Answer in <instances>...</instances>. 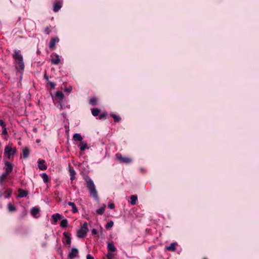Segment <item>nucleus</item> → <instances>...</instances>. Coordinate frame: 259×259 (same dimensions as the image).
<instances>
[{
    "instance_id": "f257e3e1",
    "label": "nucleus",
    "mask_w": 259,
    "mask_h": 259,
    "mask_svg": "<svg viewBox=\"0 0 259 259\" xmlns=\"http://www.w3.org/2000/svg\"><path fill=\"white\" fill-rule=\"evenodd\" d=\"M13 57L15 59L16 70L20 73H22L24 69V62L23 56L21 51L18 50H15L13 55Z\"/></svg>"
},
{
    "instance_id": "f03ea898",
    "label": "nucleus",
    "mask_w": 259,
    "mask_h": 259,
    "mask_svg": "<svg viewBox=\"0 0 259 259\" xmlns=\"http://www.w3.org/2000/svg\"><path fill=\"white\" fill-rule=\"evenodd\" d=\"M85 181L91 197L96 201H99V197L93 181L89 177H87Z\"/></svg>"
},
{
    "instance_id": "7ed1b4c3",
    "label": "nucleus",
    "mask_w": 259,
    "mask_h": 259,
    "mask_svg": "<svg viewBox=\"0 0 259 259\" xmlns=\"http://www.w3.org/2000/svg\"><path fill=\"white\" fill-rule=\"evenodd\" d=\"M88 223L84 222L77 232V236L78 238H84L88 231Z\"/></svg>"
},
{
    "instance_id": "20e7f679",
    "label": "nucleus",
    "mask_w": 259,
    "mask_h": 259,
    "mask_svg": "<svg viewBox=\"0 0 259 259\" xmlns=\"http://www.w3.org/2000/svg\"><path fill=\"white\" fill-rule=\"evenodd\" d=\"M16 153V148H12L9 146H6L4 149V154L6 155L8 159H10L11 156H14Z\"/></svg>"
},
{
    "instance_id": "39448f33",
    "label": "nucleus",
    "mask_w": 259,
    "mask_h": 259,
    "mask_svg": "<svg viewBox=\"0 0 259 259\" xmlns=\"http://www.w3.org/2000/svg\"><path fill=\"white\" fill-rule=\"evenodd\" d=\"M4 165L5 172L9 173V174L11 173L13 169V164L10 162L5 160Z\"/></svg>"
},
{
    "instance_id": "423d86ee",
    "label": "nucleus",
    "mask_w": 259,
    "mask_h": 259,
    "mask_svg": "<svg viewBox=\"0 0 259 259\" xmlns=\"http://www.w3.org/2000/svg\"><path fill=\"white\" fill-rule=\"evenodd\" d=\"M116 158L119 161L120 163H128L130 162V158L123 157L119 153H117L116 154Z\"/></svg>"
},
{
    "instance_id": "0eeeda50",
    "label": "nucleus",
    "mask_w": 259,
    "mask_h": 259,
    "mask_svg": "<svg viewBox=\"0 0 259 259\" xmlns=\"http://www.w3.org/2000/svg\"><path fill=\"white\" fill-rule=\"evenodd\" d=\"M68 257L70 259H73L75 257H78V249L76 248H72L71 251L68 254Z\"/></svg>"
},
{
    "instance_id": "6e6552de",
    "label": "nucleus",
    "mask_w": 259,
    "mask_h": 259,
    "mask_svg": "<svg viewBox=\"0 0 259 259\" xmlns=\"http://www.w3.org/2000/svg\"><path fill=\"white\" fill-rule=\"evenodd\" d=\"M59 41V39L58 37L52 38L50 41L49 48L51 49H54L56 43H58Z\"/></svg>"
},
{
    "instance_id": "1a4fd4ad",
    "label": "nucleus",
    "mask_w": 259,
    "mask_h": 259,
    "mask_svg": "<svg viewBox=\"0 0 259 259\" xmlns=\"http://www.w3.org/2000/svg\"><path fill=\"white\" fill-rule=\"evenodd\" d=\"M45 161L44 160H38V166L39 169L41 170H45L47 168V166L45 164Z\"/></svg>"
},
{
    "instance_id": "9d476101",
    "label": "nucleus",
    "mask_w": 259,
    "mask_h": 259,
    "mask_svg": "<svg viewBox=\"0 0 259 259\" xmlns=\"http://www.w3.org/2000/svg\"><path fill=\"white\" fill-rule=\"evenodd\" d=\"M39 209L37 207H33L31 210V213L32 215L36 218H37L39 217V215H37L39 214Z\"/></svg>"
},
{
    "instance_id": "9b49d317",
    "label": "nucleus",
    "mask_w": 259,
    "mask_h": 259,
    "mask_svg": "<svg viewBox=\"0 0 259 259\" xmlns=\"http://www.w3.org/2000/svg\"><path fill=\"white\" fill-rule=\"evenodd\" d=\"M69 171L70 172V180L71 181L74 180L76 173L74 168L70 165L69 166Z\"/></svg>"
},
{
    "instance_id": "f8f14e48",
    "label": "nucleus",
    "mask_w": 259,
    "mask_h": 259,
    "mask_svg": "<svg viewBox=\"0 0 259 259\" xmlns=\"http://www.w3.org/2000/svg\"><path fill=\"white\" fill-rule=\"evenodd\" d=\"M62 6V5L61 1L56 2L54 5L53 11L55 12L59 11V10L61 8Z\"/></svg>"
},
{
    "instance_id": "ddd939ff",
    "label": "nucleus",
    "mask_w": 259,
    "mask_h": 259,
    "mask_svg": "<svg viewBox=\"0 0 259 259\" xmlns=\"http://www.w3.org/2000/svg\"><path fill=\"white\" fill-rule=\"evenodd\" d=\"M55 58H52L51 63L55 65H58L60 62V56L59 55L55 54Z\"/></svg>"
},
{
    "instance_id": "4468645a",
    "label": "nucleus",
    "mask_w": 259,
    "mask_h": 259,
    "mask_svg": "<svg viewBox=\"0 0 259 259\" xmlns=\"http://www.w3.org/2000/svg\"><path fill=\"white\" fill-rule=\"evenodd\" d=\"M19 194L18 197L20 198L25 197L27 196L28 193L27 191L23 190L22 189H18Z\"/></svg>"
},
{
    "instance_id": "2eb2a0df",
    "label": "nucleus",
    "mask_w": 259,
    "mask_h": 259,
    "mask_svg": "<svg viewBox=\"0 0 259 259\" xmlns=\"http://www.w3.org/2000/svg\"><path fill=\"white\" fill-rule=\"evenodd\" d=\"M9 174L6 172H4L0 176V184L3 185L5 180L7 178Z\"/></svg>"
},
{
    "instance_id": "dca6fc26",
    "label": "nucleus",
    "mask_w": 259,
    "mask_h": 259,
    "mask_svg": "<svg viewBox=\"0 0 259 259\" xmlns=\"http://www.w3.org/2000/svg\"><path fill=\"white\" fill-rule=\"evenodd\" d=\"M58 107L59 108L60 110H63L66 108H69L70 106L67 105L66 106H64L63 101H62V100H59L58 101Z\"/></svg>"
},
{
    "instance_id": "f3484780",
    "label": "nucleus",
    "mask_w": 259,
    "mask_h": 259,
    "mask_svg": "<svg viewBox=\"0 0 259 259\" xmlns=\"http://www.w3.org/2000/svg\"><path fill=\"white\" fill-rule=\"evenodd\" d=\"M78 147L81 151H84L87 148L89 149L87 143L82 141L80 142L79 145H78Z\"/></svg>"
},
{
    "instance_id": "a211bd4d",
    "label": "nucleus",
    "mask_w": 259,
    "mask_h": 259,
    "mask_svg": "<svg viewBox=\"0 0 259 259\" xmlns=\"http://www.w3.org/2000/svg\"><path fill=\"white\" fill-rule=\"evenodd\" d=\"M67 204L71 207L72 211L73 213H75L78 212V208L73 202H68Z\"/></svg>"
},
{
    "instance_id": "6ab92c4d",
    "label": "nucleus",
    "mask_w": 259,
    "mask_h": 259,
    "mask_svg": "<svg viewBox=\"0 0 259 259\" xmlns=\"http://www.w3.org/2000/svg\"><path fill=\"white\" fill-rule=\"evenodd\" d=\"M62 216L60 214L58 213L54 214L52 215V218L55 223L57 222L59 220H60L62 219Z\"/></svg>"
},
{
    "instance_id": "aec40b11",
    "label": "nucleus",
    "mask_w": 259,
    "mask_h": 259,
    "mask_svg": "<svg viewBox=\"0 0 259 259\" xmlns=\"http://www.w3.org/2000/svg\"><path fill=\"white\" fill-rule=\"evenodd\" d=\"M73 139L75 141H82V137L80 134L76 133L73 136Z\"/></svg>"
},
{
    "instance_id": "412c9836",
    "label": "nucleus",
    "mask_w": 259,
    "mask_h": 259,
    "mask_svg": "<svg viewBox=\"0 0 259 259\" xmlns=\"http://www.w3.org/2000/svg\"><path fill=\"white\" fill-rule=\"evenodd\" d=\"M107 249L108 252H115L116 250L115 247L114 245V244H107Z\"/></svg>"
},
{
    "instance_id": "4be33fe9",
    "label": "nucleus",
    "mask_w": 259,
    "mask_h": 259,
    "mask_svg": "<svg viewBox=\"0 0 259 259\" xmlns=\"http://www.w3.org/2000/svg\"><path fill=\"white\" fill-rule=\"evenodd\" d=\"M23 158L25 159L27 158L29 154V150L28 148L26 147L23 149Z\"/></svg>"
},
{
    "instance_id": "5701e85b",
    "label": "nucleus",
    "mask_w": 259,
    "mask_h": 259,
    "mask_svg": "<svg viewBox=\"0 0 259 259\" xmlns=\"http://www.w3.org/2000/svg\"><path fill=\"white\" fill-rule=\"evenodd\" d=\"M110 115L114 119V121L115 122H118L121 119L119 116L113 113H110Z\"/></svg>"
},
{
    "instance_id": "b1692460",
    "label": "nucleus",
    "mask_w": 259,
    "mask_h": 259,
    "mask_svg": "<svg viewBox=\"0 0 259 259\" xmlns=\"http://www.w3.org/2000/svg\"><path fill=\"white\" fill-rule=\"evenodd\" d=\"M4 193L6 194V195L4 196V197L5 198H8L12 193V190L10 188H8L4 192Z\"/></svg>"
},
{
    "instance_id": "393cba45",
    "label": "nucleus",
    "mask_w": 259,
    "mask_h": 259,
    "mask_svg": "<svg viewBox=\"0 0 259 259\" xmlns=\"http://www.w3.org/2000/svg\"><path fill=\"white\" fill-rule=\"evenodd\" d=\"M55 96L56 97L59 98V100H62L63 101L64 94L61 91H57L55 93Z\"/></svg>"
},
{
    "instance_id": "a878e982",
    "label": "nucleus",
    "mask_w": 259,
    "mask_h": 259,
    "mask_svg": "<svg viewBox=\"0 0 259 259\" xmlns=\"http://www.w3.org/2000/svg\"><path fill=\"white\" fill-rule=\"evenodd\" d=\"M105 205L104 204V206L101 207L96 210V212L100 215L103 214V213L105 212Z\"/></svg>"
},
{
    "instance_id": "bb28decb",
    "label": "nucleus",
    "mask_w": 259,
    "mask_h": 259,
    "mask_svg": "<svg viewBox=\"0 0 259 259\" xmlns=\"http://www.w3.org/2000/svg\"><path fill=\"white\" fill-rule=\"evenodd\" d=\"M68 223L67 219H64L60 223V226L62 228H66L68 226Z\"/></svg>"
},
{
    "instance_id": "cd10ccee",
    "label": "nucleus",
    "mask_w": 259,
    "mask_h": 259,
    "mask_svg": "<svg viewBox=\"0 0 259 259\" xmlns=\"http://www.w3.org/2000/svg\"><path fill=\"white\" fill-rule=\"evenodd\" d=\"M166 249L170 251H174L176 249L175 244H170V245L166 247Z\"/></svg>"
},
{
    "instance_id": "c85d7f7f",
    "label": "nucleus",
    "mask_w": 259,
    "mask_h": 259,
    "mask_svg": "<svg viewBox=\"0 0 259 259\" xmlns=\"http://www.w3.org/2000/svg\"><path fill=\"white\" fill-rule=\"evenodd\" d=\"M41 178L44 183H48L49 182V177L46 173H42L41 174Z\"/></svg>"
},
{
    "instance_id": "c756f323",
    "label": "nucleus",
    "mask_w": 259,
    "mask_h": 259,
    "mask_svg": "<svg viewBox=\"0 0 259 259\" xmlns=\"http://www.w3.org/2000/svg\"><path fill=\"white\" fill-rule=\"evenodd\" d=\"M100 112V110L98 108H94L92 110V113L94 116H98Z\"/></svg>"
},
{
    "instance_id": "7c9ffc66",
    "label": "nucleus",
    "mask_w": 259,
    "mask_h": 259,
    "mask_svg": "<svg viewBox=\"0 0 259 259\" xmlns=\"http://www.w3.org/2000/svg\"><path fill=\"white\" fill-rule=\"evenodd\" d=\"M8 208L10 211H14L16 210L15 207L11 203H9L8 205Z\"/></svg>"
},
{
    "instance_id": "2f4dec72",
    "label": "nucleus",
    "mask_w": 259,
    "mask_h": 259,
    "mask_svg": "<svg viewBox=\"0 0 259 259\" xmlns=\"http://www.w3.org/2000/svg\"><path fill=\"white\" fill-rule=\"evenodd\" d=\"M90 104L92 106H96L97 105V99L96 98L94 97L90 99Z\"/></svg>"
},
{
    "instance_id": "473e14b6",
    "label": "nucleus",
    "mask_w": 259,
    "mask_h": 259,
    "mask_svg": "<svg viewBox=\"0 0 259 259\" xmlns=\"http://www.w3.org/2000/svg\"><path fill=\"white\" fill-rule=\"evenodd\" d=\"M91 234L93 236H95L97 237H99V233H98L97 230L95 228H94L92 230Z\"/></svg>"
},
{
    "instance_id": "72a5a7b5",
    "label": "nucleus",
    "mask_w": 259,
    "mask_h": 259,
    "mask_svg": "<svg viewBox=\"0 0 259 259\" xmlns=\"http://www.w3.org/2000/svg\"><path fill=\"white\" fill-rule=\"evenodd\" d=\"M63 234L66 238V243H71V238L68 236V234L67 232H64Z\"/></svg>"
},
{
    "instance_id": "f704fd0d",
    "label": "nucleus",
    "mask_w": 259,
    "mask_h": 259,
    "mask_svg": "<svg viewBox=\"0 0 259 259\" xmlns=\"http://www.w3.org/2000/svg\"><path fill=\"white\" fill-rule=\"evenodd\" d=\"M113 224H114L113 222V221H110V222H108V223L106 224V226H105V228H106V229H109V228H110L112 227H113Z\"/></svg>"
},
{
    "instance_id": "c9c22d12",
    "label": "nucleus",
    "mask_w": 259,
    "mask_h": 259,
    "mask_svg": "<svg viewBox=\"0 0 259 259\" xmlns=\"http://www.w3.org/2000/svg\"><path fill=\"white\" fill-rule=\"evenodd\" d=\"M131 204H135L137 200V197L136 196L133 195L131 197Z\"/></svg>"
},
{
    "instance_id": "e433bc0d",
    "label": "nucleus",
    "mask_w": 259,
    "mask_h": 259,
    "mask_svg": "<svg viewBox=\"0 0 259 259\" xmlns=\"http://www.w3.org/2000/svg\"><path fill=\"white\" fill-rule=\"evenodd\" d=\"M106 256L107 259H113L114 254L113 252H108V253L106 254Z\"/></svg>"
},
{
    "instance_id": "4c0bfd02",
    "label": "nucleus",
    "mask_w": 259,
    "mask_h": 259,
    "mask_svg": "<svg viewBox=\"0 0 259 259\" xmlns=\"http://www.w3.org/2000/svg\"><path fill=\"white\" fill-rule=\"evenodd\" d=\"M44 32L46 34V35H49L50 32H51V30H50V26H47L45 30H44Z\"/></svg>"
},
{
    "instance_id": "58836bf2",
    "label": "nucleus",
    "mask_w": 259,
    "mask_h": 259,
    "mask_svg": "<svg viewBox=\"0 0 259 259\" xmlns=\"http://www.w3.org/2000/svg\"><path fill=\"white\" fill-rule=\"evenodd\" d=\"M108 207L111 209L115 208L114 204L113 202H109L108 204Z\"/></svg>"
},
{
    "instance_id": "ea45409f",
    "label": "nucleus",
    "mask_w": 259,
    "mask_h": 259,
    "mask_svg": "<svg viewBox=\"0 0 259 259\" xmlns=\"http://www.w3.org/2000/svg\"><path fill=\"white\" fill-rule=\"evenodd\" d=\"M107 114L106 112L102 113V114H101L100 115L99 118L100 119H103V118H105L107 116Z\"/></svg>"
},
{
    "instance_id": "a19ab883",
    "label": "nucleus",
    "mask_w": 259,
    "mask_h": 259,
    "mask_svg": "<svg viewBox=\"0 0 259 259\" xmlns=\"http://www.w3.org/2000/svg\"><path fill=\"white\" fill-rule=\"evenodd\" d=\"M49 83H50V87L51 89H55V86H56V83H54V82H52V81H49L48 82Z\"/></svg>"
},
{
    "instance_id": "79ce46f5",
    "label": "nucleus",
    "mask_w": 259,
    "mask_h": 259,
    "mask_svg": "<svg viewBox=\"0 0 259 259\" xmlns=\"http://www.w3.org/2000/svg\"><path fill=\"white\" fill-rule=\"evenodd\" d=\"M2 128H3L2 135H7L8 134V132H7V130L6 126L4 127H2Z\"/></svg>"
},
{
    "instance_id": "37998d69",
    "label": "nucleus",
    "mask_w": 259,
    "mask_h": 259,
    "mask_svg": "<svg viewBox=\"0 0 259 259\" xmlns=\"http://www.w3.org/2000/svg\"><path fill=\"white\" fill-rule=\"evenodd\" d=\"M0 125L2 126V127H4L6 126V124L2 119H0Z\"/></svg>"
},
{
    "instance_id": "c03bdc74",
    "label": "nucleus",
    "mask_w": 259,
    "mask_h": 259,
    "mask_svg": "<svg viewBox=\"0 0 259 259\" xmlns=\"http://www.w3.org/2000/svg\"><path fill=\"white\" fill-rule=\"evenodd\" d=\"M72 91L71 87L66 88L64 90L65 92H70Z\"/></svg>"
},
{
    "instance_id": "a18cd8bd",
    "label": "nucleus",
    "mask_w": 259,
    "mask_h": 259,
    "mask_svg": "<svg viewBox=\"0 0 259 259\" xmlns=\"http://www.w3.org/2000/svg\"><path fill=\"white\" fill-rule=\"evenodd\" d=\"M87 259H94V257L91 256L90 254H88L87 255Z\"/></svg>"
},
{
    "instance_id": "49530a36",
    "label": "nucleus",
    "mask_w": 259,
    "mask_h": 259,
    "mask_svg": "<svg viewBox=\"0 0 259 259\" xmlns=\"http://www.w3.org/2000/svg\"><path fill=\"white\" fill-rule=\"evenodd\" d=\"M44 78H45V79H46V80H47L48 82L50 81H49V77H48V76L47 75V74L46 73H45V74H44Z\"/></svg>"
},
{
    "instance_id": "de8ad7c7",
    "label": "nucleus",
    "mask_w": 259,
    "mask_h": 259,
    "mask_svg": "<svg viewBox=\"0 0 259 259\" xmlns=\"http://www.w3.org/2000/svg\"><path fill=\"white\" fill-rule=\"evenodd\" d=\"M62 115H63V116H64L65 114L64 113H62Z\"/></svg>"
},
{
    "instance_id": "09e8293b",
    "label": "nucleus",
    "mask_w": 259,
    "mask_h": 259,
    "mask_svg": "<svg viewBox=\"0 0 259 259\" xmlns=\"http://www.w3.org/2000/svg\"><path fill=\"white\" fill-rule=\"evenodd\" d=\"M63 105H64V106H67V105H67V104H63Z\"/></svg>"
},
{
    "instance_id": "8fccbe9b",
    "label": "nucleus",
    "mask_w": 259,
    "mask_h": 259,
    "mask_svg": "<svg viewBox=\"0 0 259 259\" xmlns=\"http://www.w3.org/2000/svg\"><path fill=\"white\" fill-rule=\"evenodd\" d=\"M3 194H1L0 196L2 197L3 196Z\"/></svg>"
},
{
    "instance_id": "3c124183",
    "label": "nucleus",
    "mask_w": 259,
    "mask_h": 259,
    "mask_svg": "<svg viewBox=\"0 0 259 259\" xmlns=\"http://www.w3.org/2000/svg\"><path fill=\"white\" fill-rule=\"evenodd\" d=\"M203 259H207L206 258H204Z\"/></svg>"
}]
</instances>
